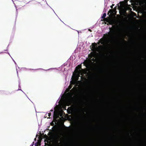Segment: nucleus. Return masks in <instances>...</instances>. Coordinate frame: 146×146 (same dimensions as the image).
<instances>
[{
  "mask_svg": "<svg viewBox=\"0 0 146 146\" xmlns=\"http://www.w3.org/2000/svg\"><path fill=\"white\" fill-rule=\"evenodd\" d=\"M100 42H98V44L93 43L92 45L90 46V48L93 51V52H92L89 55V57L90 59H91L92 57H94V58H96V52H100V50L101 49L102 47L101 46L98 45ZM102 44L103 43V42H100Z\"/></svg>",
  "mask_w": 146,
  "mask_h": 146,
  "instance_id": "1",
  "label": "nucleus"
},
{
  "mask_svg": "<svg viewBox=\"0 0 146 146\" xmlns=\"http://www.w3.org/2000/svg\"><path fill=\"white\" fill-rule=\"evenodd\" d=\"M87 72L86 70H81L80 66H78L76 67L74 72L73 74V77L75 80H77L80 76V74L81 75L82 74L86 73Z\"/></svg>",
  "mask_w": 146,
  "mask_h": 146,
  "instance_id": "2",
  "label": "nucleus"
},
{
  "mask_svg": "<svg viewBox=\"0 0 146 146\" xmlns=\"http://www.w3.org/2000/svg\"><path fill=\"white\" fill-rule=\"evenodd\" d=\"M105 20L108 22L110 24H113L114 21V19H113L111 17L110 18L108 19L106 18L105 19Z\"/></svg>",
  "mask_w": 146,
  "mask_h": 146,
  "instance_id": "3",
  "label": "nucleus"
},
{
  "mask_svg": "<svg viewBox=\"0 0 146 146\" xmlns=\"http://www.w3.org/2000/svg\"><path fill=\"white\" fill-rule=\"evenodd\" d=\"M69 104H70L69 103H68L65 102V103H64V104H63L62 105H60V106L62 107V108H63L64 109H65V110H66V109L65 107H64L65 106H68L69 105Z\"/></svg>",
  "mask_w": 146,
  "mask_h": 146,
  "instance_id": "4",
  "label": "nucleus"
},
{
  "mask_svg": "<svg viewBox=\"0 0 146 146\" xmlns=\"http://www.w3.org/2000/svg\"><path fill=\"white\" fill-rule=\"evenodd\" d=\"M106 16V14L105 13H104L102 17V18H104Z\"/></svg>",
  "mask_w": 146,
  "mask_h": 146,
  "instance_id": "5",
  "label": "nucleus"
},
{
  "mask_svg": "<svg viewBox=\"0 0 146 146\" xmlns=\"http://www.w3.org/2000/svg\"><path fill=\"white\" fill-rule=\"evenodd\" d=\"M55 116H56V112H55H55H54V118H55Z\"/></svg>",
  "mask_w": 146,
  "mask_h": 146,
  "instance_id": "6",
  "label": "nucleus"
},
{
  "mask_svg": "<svg viewBox=\"0 0 146 146\" xmlns=\"http://www.w3.org/2000/svg\"><path fill=\"white\" fill-rule=\"evenodd\" d=\"M48 116H50V114L49 113H48Z\"/></svg>",
  "mask_w": 146,
  "mask_h": 146,
  "instance_id": "7",
  "label": "nucleus"
},
{
  "mask_svg": "<svg viewBox=\"0 0 146 146\" xmlns=\"http://www.w3.org/2000/svg\"><path fill=\"white\" fill-rule=\"evenodd\" d=\"M69 102L70 103V101H69Z\"/></svg>",
  "mask_w": 146,
  "mask_h": 146,
  "instance_id": "8",
  "label": "nucleus"
},
{
  "mask_svg": "<svg viewBox=\"0 0 146 146\" xmlns=\"http://www.w3.org/2000/svg\"><path fill=\"white\" fill-rule=\"evenodd\" d=\"M80 78H81L80 79H81L82 78V76H80Z\"/></svg>",
  "mask_w": 146,
  "mask_h": 146,
  "instance_id": "9",
  "label": "nucleus"
},
{
  "mask_svg": "<svg viewBox=\"0 0 146 146\" xmlns=\"http://www.w3.org/2000/svg\"><path fill=\"white\" fill-rule=\"evenodd\" d=\"M110 13V11L108 13V14H109V13Z\"/></svg>",
  "mask_w": 146,
  "mask_h": 146,
  "instance_id": "10",
  "label": "nucleus"
},
{
  "mask_svg": "<svg viewBox=\"0 0 146 146\" xmlns=\"http://www.w3.org/2000/svg\"><path fill=\"white\" fill-rule=\"evenodd\" d=\"M111 8H112V7L111 6Z\"/></svg>",
  "mask_w": 146,
  "mask_h": 146,
  "instance_id": "11",
  "label": "nucleus"
}]
</instances>
